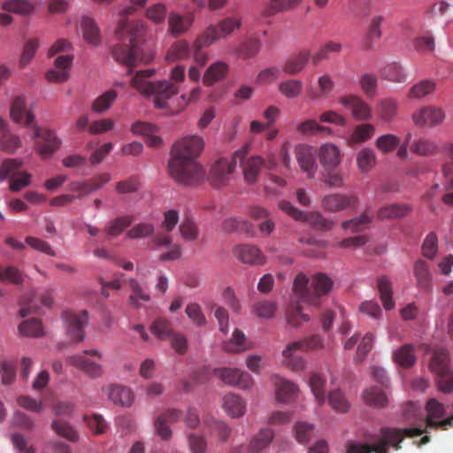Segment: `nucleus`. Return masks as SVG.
I'll list each match as a JSON object with an SVG mask.
<instances>
[{
    "instance_id": "obj_16",
    "label": "nucleus",
    "mask_w": 453,
    "mask_h": 453,
    "mask_svg": "<svg viewBox=\"0 0 453 453\" xmlns=\"http://www.w3.org/2000/svg\"><path fill=\"white\" fill-rule=\"evenodd\" d=\"M357 204V197L355 195L347 196L345 194L335 193L326 195L322 199V207L330 212L354 208Z\"/></svg>"
},
{
    "instance_id": "obj_6",
    "label": "nucleus",
    "mask_w": 453,
    "mask_h": 453,
    "mask_svg": "<svg viewBox=\"0 0 453 453\" xmlns=\"http://www.w3.org/2000/svg\"><path fill=\"white\" fill-rule=\"evenodd\" d=\"M242 25L241 19L234 17H227L220 20L217 25L207 27L205 31L197 37V44H212L218 40L231 35Z\"/></svg>"
},
{
    "instance_id": "obj_42",
    "label": "nucleus",
    "mask_w": 453,
    "mask_h": 453,
    "mask_svg": "<svg viewBox=\"0 0 453 453\" xmlns=\"http://www.w3.org/2000/svg\"><path fill=\"white\" fill-rule=\"evenodd\" d=\"M377 288L380 297L386 310H391L395 307V302L392 298V285L387 276H380L377 280Z\"/></svg>"
},
{
    "instance_id": "obj_28",
    "label": "nucleus",
    "mask_w": 453,
    "mask_h": 453,
    "mask_svg": "<svg viewBox=\"0 0 453 453\" xmlns=\"http://www.w3.org/2000/svg\"><path fill=\"white\" fill-rule=\"evenodd\" d=\"M384 21L382 15H374L372 17L366 35L362 42L364 50H372L381 37V24Z\"/></svg>"
},
{
    "instance_id": "obj_12",
    "label": "nucleus",
    "mask_w": 453,
    "mask_h": 453,
    "mask_svg": "<svg viewBox=\"0 0 453 453\" xmlns=\"http://www.w3.org/2000/svg\"><path fill=\"white\" fill-rule=\"evenodd\" d=\"M179 222V213L176 210H168L164 213V220L162 222L163 232H158L150 242L151 249L158 247H168L172 244V236L170 233Z\"/></svg>"
},
{
    "instance_id": "obj_20",
    "label": "nucleus",
    "mask_w": 453,
    "mask_h": 453,
    "mask_svg": "<svg viewBox=\"0 0 453 453\" xmlns=\"http://www.w3.org/2000/svg\"><path fill=\"white\" fill-rule=\"evenodd\" d=\"M194 23V16L191 13L182 15L177 12H171L167 19V32L173 37H179L186 34Z\"/></svg>"
},
{
    "instance_id": "obj_13",
    "label": "nucleus",
    "mask_w": 453,
    "mask_h": 453,
    "mask_svg": "<svg viewBox=\"0 0 453 453\" xmlns=\"http://www.w3.org/2000/svg\"><path fill=\"white\" fill-rule=\"evenodd\" d=\"M235 166L236 161L234 158H219L217 160L210 171L209 179L211 184L216 188L226 185Z\"/></svg>"
},
{
    "instance_id": "obj_29",
    "label": "nucleus",
    "mask_w": 453,
    "mask_h": 453,
    "mask_svg": "<svg viewBox=\"0 0 453 453\" xmlns=\"http://www.w3.org/2000/svg\"><path fill=\"white\" fill-rule=\"evenodd\" d=\"M154 73V69L138 71L131 80V86L141 95L150 96L155 82L150 81L149 79L153 76Z\"/></svg>"
},
{
    "instance_id": "obj_15",
    "label": "nucleus",
    "mask_w": 453,
    "mask_h": 453,
    "mask_svg": "<svg viewBox=\"0 0 453 453\" xmlns=\"http://www.w3.org/2000/svg\"><path fill=\"white\" fill-rule=\"evenodd\" d=\"M445 113L440 107L424 106L412 114V120L418 127H436L443 122Z\"/></svg>"
},
{
    "instance_id": "obj_44",
    "label": "nucleus",
    "mask_w": 453,
    "mask_h": 453,
    "mask_svg": "<svg viewBox=\"0 0 453 453\" xmlns=\"http://www.w3.org/2000/svg\"><path fill=\"white\" fill-rule=\"evenodd\" d=\"M394 360L403 367L411 366L416 362L413 346L411 344H404L393 355Z\"/></svg>"
},
{
    "instance_id": "obj_34",
    "label": "nucleus",
    "mask_w": 453,
    "mask_h": 453,
    "mask_svg": "<svg viewBox=\"0 0 453 453\" xmlns=\"http://www.w3.org/2000/svg\"><path fill=\"white\" fill-rule=\"evenodd\" d=\"M109 399L116 404L128 407L134 401L132 391L121 385H112L108 389Z\"/></svg>"
},
{
    "instance_id": "obj_9",
    "label": "nucleus",
    "mask_w": 453,
    "mask_h": 453,
    "mask_svg": "<svg viewBox=\"0 0 453 453\" xmlns=\"http://www.w3.org/2000/svg\"><path fill=\"white\" fill-rule=\"evenodd\" d=\"M426 411L427 413L426 419L427 427L447 430L453 426V414L447 418H443L446 413L445 407L436 399L432 398L426 403Z\"/></svg>"
},
{
    "instance_id": "obj_39",
    "label": "nucleus",
    "mask_w": 453,
    "mask_h": 453,
    "mask_svg": "<svg viewBox=\"0 0 453 453\" xmlns=\"http://www.w3.org/2000/svg\"><path fill=\"white\" fill-rule=\"evenodd\" d=\"M228 71V65L222 61H218L211 65L204 73L203 81L204 85L211 86L213 83L223 79Z\"/></svg>"
},
{
    "instance_id": "obj_27",
    "label": "nucleus",
    "mask_w": 453,
    "mask_h": 453,
    "mask_svg": "<svg viewBox=\"0 0 453 453\" xmlns=\"http://www.w3.org/2000/svg\"><path fill=\"white\" fill-rule=\"evenodd\" d=\"M413 273L417 287L425 292H431L433 289V276L428 264L421 259L417 260L413 266Z\"/></svg>"
},
{
    "instance_id": "obj_35",
    "label": "nucleus",
    "mask_w": 453,
    "mask_h": 453,
    "mask_svg": "<svg viewBox=\"0 0 453 453\" xmlns=\"http://www.w3.org/2000/svg\"><path fill=\"white\" fill-rule=\"evenodd\" d=\"M310 59V52L307 50L300 51L295 56L286 60L282 70L286 74L295 75L300 73Z\"/></svg>"
},
{
    "instance_id": "obj_3",
    "label": "nucleus",
    "mask_w": 453,
    "mask_h": 453,
    "mask_svg": "<svg viewBox=\"0 0 453 453\" xmlns=\"http://www.w3.org/2000/svg\"><path fill=\"white\" fill-rule=\"evenodd\" d=\"M122 28L127 31L128 43L123 42L115 45L111 54L117 62L130 68L128 72L130 73L132 67L141 63H149L152 55L142 48L143 37L146 34V27L142 21L133 20L123 24Z\"/></svg>"
},
{
    "instance_id": "obj_11",
    "label": "nucleus",
    "mask_w": 453,
    "mask_h": 453,
    "mask_svg": "<svg viewBox=\"0 0 453 453\" xmlns=\"http://www.w3.org/2000/svg\"><path fill=\"white\" fill-rule=\"evenodd\" d=\"M63 319L66 325V331L72 341L81 342L84 339V326L88 322V311L79 312L66 311L63 312Z\"/></svg>"
},
{
    "instance_id": "obj_51",
    "label": "nucleus",
    "mask_w": 453,
    "mask_h": 453,
    "mask_svg": "<svg viewBox=\"0 0 453 453\" xmlns=\"http://www.w3.org/2000/svg\"><path fill=\"white\" fill-rule=\"evenodd\" d=\"M328 402L331 407L337 412L345 413L350 407L349 400L340 389H334L329 392Z\"/></svg>"
},
{
    "instance_id": "obj_10",
    "label": "nucleus",
    "mask_w": 453,
    "mask_h": 453,
    "mask_svg": "<svg viewBox=\"0 0 453 453\" xmlns=\"http://www.w3.org/2000/svg\"><path fill=\"white\" fill-rule=\"evenodd\" d=\"M32 138L37 140L35 148L42 158H50L61 145L60 139L53 131L48 129L41 130L35 127Z\"/></svg>"
},
{
    "instance_id": "obj_37",
    "label": "nucleus",
    "mask_w": 453,
    "mask_h": 453,
    "mask_svg": "<svg viewBox=\"0 0 453 453\" xmlns=\"http://www.w3.org/2000/svg\"><path fill=\"white\" fill-rule=\"evenodd\" d=\"M128 286L132 291V294L128 297V303L132 306L139 308L142 303H147L150 300V294L137 280L133 278L129 279Z\"/></svg>"
},
{
    "instance_id": "obj_17",
    "label": "nucleus",
    "mask_w": 453,
    "mask_h": 453,
    "mask_svg": "<svg viewBox=\"0 0 453 453\" xmlns=\"http://www.w3.org/2000/svg\"><path fill=\"white\" fill-rule=\"evenodd\" d=\"M295 154L301 170L306 173L307 178H315L318 165L312 149L307 145L300 144L296 146Z\"/></svg>"
},
{
    "instance_id": "obj_14",
    "label": "nucleus",
    "mask_w": 453,
    "mask_h": 453,
    "mask_svg": "<svg viewBox=\"0 0 453 453\" xmlns=\"http://www.w3.org/2000/svg\"><path fill=\"white\" fill-rule=\"evenodd\" d=\"M214 374L225 384L239 387L243 389L250 388L253 384L250 374L237 368L214 369Z\"/></svg>"
},
{
    "instance_id": "obj_30",
    "label": "nucleus",
    "mask_w": 453,
    "mask_h": 453,
    "mask_svg": "<svg viewBox=\"0 0 453 453\" xmlns=\"http://www.w3.org/2000/svg\"><path fill=\"white\" fill-rule=\"evenodd\" d=\"M274 385L276 387V398L279 402L289 403L295 399L298 388L294 382L276 377Z\"/></svg>"
},
{
    "instance_id": "obj_5",
    "label": "nucleus",
    "mask_w": 453,
    "mask_h": 453,
    "mask_svg": "<svg viewBox=\"0 0 453 453\" xmlns=\"http://www.w3.org/2000/svg\"><path fill=\"white\" fill-rule=\"evenodd\" d=\"M430 369L436 374V382L440 391L450 393L453 391V372L449 365V353L445 349L434 352Z\"/></svg>"
},
{
    "instance_id": "obj_52",
    "label": "nucleus",
    "mask_w": 453,
    "mask_h": 453,
    "mask_svg": "<svg viewBox=\"0 0 453 453\" xmlns=\"http://www.w3.org/2000/svg\"><path fill=\"white\" fill-rule=\"evenodd\" d=\"M222 228L225 232L239 231L246 234H250L253 231L252 224L242 219L230 218L224 220Z\"/></svg>"
},
{
    "instance_id": "obj_61",
    "label": "nucleus",
    "mask_w": 453,
    "mask_h": 453,
    "mask_svg": "<svg viewBox=\"0 0 453 453\" xmlns=\"http://www.w3.org/2000/svg\"><path fill=\"white\" fill-rule=\"evenodd\" d=\"M321 180L330 188H342L344 186V180L342 173L337 168L323 170Z\"/></svg>"
},
{
    "instance_id": "obj_60",
    "label": "nucleus",
    "mask_w": 453,
    "mask_h": 453,
    "mask_svg": "<svg viewBox=\"0 0 453 453\" xmlns=\"http://www.w3.org/2000/svg\"><path fill=\"white\" fill-rule=\"evenodd\" d=\"M52 429L60 436L69 440L70 441H76L79 439L78 433L70 426L69 423L64 420H55L51 425Z\"/></svg>"
},
{
    "instance_id": "obj_59",
    "label": "nucleus",
    "mask_w": 453,
    "mask_h": 453,
    "mask_svg": "<svg viewBox=\"0 0 453 453\" xmlns=\"http://www.w3.org/2000/svg\"><path fill=\"white\" fill-rule=\"evenodd\" d=\"M399 144L400 138L392 134H387L378 137L375 142L378 150L385 154L395 150Z\"/></svg>"
},
{
    "instance_id": "obj_46",
    "label": "nucleus",
    "mask_w": 453,
    "mask_h": 453,
    "mask_svg": "<svg viewBox=\"0 0 453 453\" xmlns=\"http://www.w3.org/2000/svg\"><path fill=\"white\" fill-rule=\"evenodd\" d=\"M287 347L282 350L283 364L295 372L303 371L306 368V361L303 357L296 356V351L300 349H292L286 353Z\"/></svg>"
},
{
    "instance_id": "obj_19",
    "label": "nucleus",
    "mask_w": 453,
    "mask_h": 453,
    "mask_svg": "<svg viewBox=\"0 0 453 453\" xmlns=\"http://www.w3.org/2000/svg\"><path fill=\"white\" fill-rule=\"evenodd\" d=\"M249 216L257 222V228L263 236H269L275 229L270 211L260 205H252L249 209Z\"/></svg>"
},
{
    "instance_id": "obj_62",
    "label": "nucleus",
    "mask_w": 453,
    "mask_h": 453,
    "mask_svg": "<svg viewBox=\"0 0 453 453\" xmlns=\"http://www.w3.org/2000/svg\"><path fill=\"white\" fill-rule=\"evenodd\" d=\"M21 146L20 138L10 132L3 133L0 137V150L6 153L12 154Z\"/></svg>"
},
{
    "instance_id": "obj_38",
    "label": "nucleus",
    "mask_w": 453,
    "mask_h": 453,
    "mask_svg": "<svg viewBox=\"0 0 453 453\" xmlns=\"http://www.w3.org/2000/svg\"><path fill=\"white\" fill-rule=\"evenodd\" d=\"M324 348V339L319 334H313L306 337L301 341L293 342L287 345V351L288 353L292 349H300L301 351L317 350Z\"/></svg>"
},
{
    "instance_id": "obj_36",
    "label": "nucleus",
    "mask_w": 453,
    "mask_h": 453,
    "mask_svg": "<svg viewBox=\"0 0 453 453\" xmlns=\"http://www.w3.org/2000/svg\"><path fill=\"white\" fill-rule=\"evenodd\" d=\"M81 28L87 42L93 45H98L101 42L99 27L92 18L83 16L81 20Z\"/></svg>"
},
{
    "instance_id": "obj_24",
    "label": "nucleus",
    "mask_w": 453,
    "mask_h": 453,
    "mask_svg": "<svg viewBox=\"0 0 453 453\" xmlns=\"http://www.w3.org/2000/svg\"><path fill=\"white\" fill-rule=\"evenodd\" d=\"M244 180L248 184H255L265 166V159L260 156H251L242 161Z\"/></svg>"
},
{
    "instance_id": "obj_23",
    "label": "nucleus",
    "mask_w": 453,
    "mask_h": 453,
    "mask_svg": "<svg viewBox=\"0 0 453 453\" xmlns=\"http://www.w3.org/2000/svg\"><path fill=\"white\" fill-rule=\"evenodd\" d=\"M234 256L242 263L250 265H264L265 257L261 250L250 244L236 246L234 250Z\"/></svg>"
},
{
    "instance_id": "obj_2",
    "label": "nucleus",
    "mask_w": 453,
    "mask_h": 453,
    "mask_svg": "<svg viewBox=\"0 0 453 453\" xmlns=\"http://www.w3.org/2000/svg\"><path fill=\"white\" fill-rule=\"evenodd\" d=\"M426 432L419 427L413 428H393L382 427L378 435L371 438L373 444H361L357 441H349L347 453H388L389 448L395 450L401 449L400 443L405 437H415ZM308 453H328V446L326 441H319L311 447Z\"/></svg>"
},
{
    "instance_id": "obj_1",
    "label": "nucleus",
    "mask_w": 453,
    "mask_h": 453,
    "mask_svg": "<svg viewBox=\"0 0 453 453\" xmlns=\"http://www.w3.org/2000/svg\"><path fill=\"white\" fill-rule=\"evenodd\" d=\"M204 146L202 137L189 135L177 141L168 163L170 175L179 183L195 185L203 178V171L196 162Z\"/></svg>"
},
{
    "instance_id": "obj_21",
    "label": "nucleus",
    "mask_w": 453,
    "mask_h": 453,
    "mask_svg": "<svg viewBox=\"0 0 453 453\" xmlns=\"http://www.w3.org/2000/svg\"><path fill=\"white\" fill-rule=\"evenodd\" d=\"M339 102L347 109L351 111L355 119L365 120L371 118L370 106L357 96H347L340 98Z\"/></svg>"
},
{
    "instance_id": "obj_22",
    "label": "nucleus",
    "mask_w": 453,
    "mask_h": 453,
    "mask_svg": "<svg viewBox=\"0 0 453 453\" xmlns=\"http://www.w3.org/2000/svg\"><path fill=\"white\" fill-rule=\"evenodd\" d=\"M73 60V55L58 56L54 62L55 69L47 72L46 79L50 82H64L68 77V70Z\"/></svg>"
},
{
    "instance_id": "obj_25",
    "label": "nucleus",
    "mask_w": 453,
    "mask_h": 453,
    "mask_svg": "<svg viewBox=\"0 0 453 453\" xmlns=\"http://www.w3.org/2000/svg\"><path fill=\"white\" fill-rule=\"evenodd\" d=\"M319 162L323 170L337 168L342 161V155L337 146L326 143L319 150Z\"/></svg>"
},
{
    "instance_id": "obj_31",
    "label": "nucleus",
    "mask_w": 453,
    "mask_h": 453,
    "mask_svg": "<svg viewBox=\"0 0 453 453\" xmlns=\"http://www.w3.org/2000/svg\"><path fill=\"white\" fill-rule=\"evenodd\" d=\"M411 207L405 203H393L382 206L377 211V218L380 220L396 219L407 216Z\"/></svg>"
},
{
    "instance_id": "obj_26",
    "label": "nucleus",
    "mask_w": 453,
    "mask_h": 453,
    "mask_svg": "<svg viewBox=\"0 0 453 453\" xmlns=\"http://www.w3.org/2000/svg\"><path fill=\"white\" fill-rule=\"evenodd\" d=\"M11 118L16 123L29 126L34 121V114L27 109L25 97L18 96L14 97L11 106Z\"/></svg>"
},
{
    "instance_id": "obj_56",
    "label": "nucleus",
    "mask_w": 453,
    "mask_h": 453,
    "mask_svg": "<svg viewBox=\"0 0 453 453\" xmlns=\"http://www.w3.org/2000/svg\"><path fill=\"white\" fill-rule=\"evenodd\" d=\"M382 76L393 82H404L406 75L403 68L398 63H391L387 65L381 72Z\"/></svg>"
},
{
    "instance_id": "obj_55",
    "label": "nucleus",
    "mask_w": 453,
    "mask_h": 453,
    "mask_svg": "<svg viewBox=\"0 0 453 453\" xmlns=\"http://www.w3.org/2000/svg\"><path fill=\"white\" fill-rule=\"evenodd\" d=\"M151 332L160 340H168L174 333L172 323L165 319H157L151 326Z\"/></svg>"
},
{
    "instance_id": "obj_45",
    "label": "nucleus",
    "mask_w": 453,
    "mask_h": 453,
    "mask_svg": "<svg viewBox=\"0 0 453 453\" xmlns=\"http://www.w3.org/2000/svg\"><path fill=\"white\" fill-rule=\"evenodd\" d=\"M363 397L365 403L374 407H384L388 402L386 393L377 387L366 389L364 392Z\"/></svg>"
},
{
    "instance_id": "obj_32",
    "label": "nucleus",
    "mask_w": 453,
    "mask_h": 453,
    "mask_svg": "<svg viewBox=\"0 0 453 453\" xmlns=\"http://www.w3.org/2000/svg\"><path fill=\"white\" fill-rule=\"evenodd\" d=\"M309 387L319 404L325 403L326 396V380L324 375L319 372H311L308 380Z\"/></svg>"
},
{
    "instance_id": "obj_8",
    "label": "nucleus",
    "mask_w": 453,
    "mask_h": 453,
    "mask_svg": "<svg viewBox=\"0 0 453 453\" xmlns=\"http://www.w3.org/2000/svg\"><path fill=\"white\" fill-rule=\"evenodd\" d=\"M86 356L94 357L97 360H101L103 357L102 353L97 349H86L83 354L70 356L66 360L68 364L80 369L90 378L101 377L104 373L102 365Z\"/></svg>"
},
{
    "instance_id": "obj_43",
    "label": "nucleus",
    "mask_w": 453,
    "mask_h": 453,
    "mask_svg": "<svg viewBox=\"0 0 453 453\" xmlns=\"http://www.w3.org/2000/svg\"><path fill=\"white\" fill-rule=\"evenodd\" d=\"M411 150L419 156H433L437 153L438 145L434 141L421 137L412 142Z\"/></svg>"
},
{
    "instance_id": "obj_18",
    "label": "nucleus",
    "mask_w": 453,
    "mask_h": 453,
    "mask_svg": "<svg viewBox=\"0 0 453 453\" xmlns=\"http://www.w3.org/2000/svg\"><path fill=\"white\" fill-rule=\"evenodd\" d=\"M151 90L150 96H154L155 106L165 109L169 107L167 101L179 92V88L171 81H160L154 83Z\"/></svg>"
},
{
    "instance_id": "obj_57",
    "label": "nucleus",
    "mask_w": 453,
    "mask_h": 453,
    "mask_svg": "<svg viewBox=\"0 0 453 453\" xmlns=\"http://www.w3.org/2000/svg\"><path fill=\"white\" fill-rule=\"evenodd\" d=\"M189 53L190 48L188 43L186 41L181 40L173 44L166 58L170 61L182 60L188 58L189 57Z\"/></svg>"
},
{
    "instance_id": "obj_50",
    "label": "nucleus",
    "mask_w": 453,
    "mask_h": 453,
    "mask_svg": "<svg viewBox=\"0 0 453 453\" xmlns=\"http://www.w3.org/2000/svg\"><path fill=\"white\" fill-rule=\"evenodd\" d=\"M374 131L375 128L371 124H361L357 126L349 138V144L352 146L367 141L373 135Z\"/></svg>"
},
{
    "instance_id": "obj_40",
    "label": "nucleus",
    "mask_w": 453,
    "mask_h": 453,
    "mask_svg": "<svg viewBox=\"0 0 453 453\" xmlns=\"http://www.w3.org/2000/svg\"><path fill=\"white\" fill-rule=\"evenodd\" d=\"M224 409L233 418H238L245 412V403L237 395L227 394L224 397Z\"/></svg>"
},
{
    "instance_id": "obj_4",
    "label": "nucleus",
    "mask_w": 453,
    "mask_h": 453,
    "mask_svg": "<svg viewBox=\"0 0 453 453\" xmlns=\"http://www.w3.org/2000/svg\"><path fill=\"white\" fill-rule=\"evenodd\" d=\"M333 280L326 273H315L311 280L303 273H299L293 283V291L302 302L319 306L320 298L326 296L333 288Z\"/></svg>"
},
{
    "instance_id": "obj_41",
    "label": "nucleus",
    "mask_w": 453,
    "mask_h": 453,
    "mask_svg": "<svg viewBox=\"0 0 453 453\" xmlns=\"http://www.w3.org/2000/svg\"><path fill=\"white\" fill-rule=\"evenodd\" d=\"M273 437L274 432L272 429H261L251 440L250 443V451L251 453H259L271 443Z\"/></svg>"
},
{
    "instance_id": "obj_49",
    "label": "nucleus",
    "mask_w": 453,
    "mask_h": 453,
    "mask_svg": "<svg viewBox=\"0 0 453 453\" xmlns=\"http://www.w3.org/2000/svg\"><path fill=\"white\" fill-rule=\"evenodd\" d=\"M25 275L17 267L10 265L4 267L0 265V281L20 285L24 281Z\"/></svg>"
},
{
    "instance_id": "obj_54",
    "label": "nucleus",
    "mask_w": 453,
    "mask_h": 453,
    "mask_svg": "<svg viewBox=\"0 0 453 453\" xmlns=\"http://www.w3.org/2000/svg\"><path fill=\"white\" fill-rule=\"evenodd\" d=\"M303 90V82L298 80L289 79L279 84V91L287 98L297 97Z\"/></svg>"
},
{
    "instance_id": "obj_64",
    "label": "nucleus",
    "mask_w": 453,
    "mask_h": 453,
    "mask_svg": "<svg viewBox=\"0 0 453 453\" xmlns=\"http://www.w3.org/2000/svg\"><path fill=\"white\" fill-rule=\"evenodd\" d=\"M19 330L21 334L29 337H38L42 334V324L35 319L23 321L19 326Z\"/></svg>"
},
{
    "instance_id": "obj_53",
    "label": "nucleus",
    "mask_w": 453,
    "mask_h": 453,
    "mask_svg": "<svg viewBox=\"0 0 453 453\" xmlns=\"http://www.w3.org/2000/svg\"><path fill=\"white\" fill-rule=\"evenodd\" d=\"M133 222L132 216H123L111 220L105 226V232L109 236H117L121 234Z\"/></svg>"
},
{
    "instance_id": "obj_47",
    "label": "nucleus",
    "mask_w": 453,
    "mask_h": 453,
    "mask_svg": "<svg viewBox=\"0 0 453 453\" xmlns=\"http://www.w3.org/2000/svg\"><path fill=\"white\" fill-rule=\"evenodd\" d=\"M2 9L19 15H27L34 11V5L27 0H7L3 3Z\"/></svg>"
},
{
    "instance_id": "obj_33",
    "label": "nucleus",
    "mask_w": 453,
    "mask_h": 453,
    "mask_svg": "<svg viewBox=\"0 0 453 453\" xmlns=\"http://www.w3.org/2000/svg\"><path fill=\"white\" fill-rule=\"evenodd\" d=\"M301 3L302 0H269V4L262 11V15L272 17L280 12H289Z\"/></svg>"
},
{
    "instance_id": "obj_48",
    "label": "nucleus",
    "mask_w": 453,
    "mask_h": 453,
    "mask_svg": "<svg viewBox=\"0 0 453 453\" xmlns=\"http://www.w3.org/2000/svg\"><path fill=\"white\" fill-rule=\"evenodd\" d=\"M357 167L361 173L370 172L376 164V155L371 149H362L357 155Z\"/></svg>"
},
{
    "instance_id": "obj_58",
    "label": "nucleus",
    "mask_w": 453,
    "mask_h": 453,
    "mask_svg": "<svg viewBox=\"0 0 453 453\" xmlns=\"http://www.w3.org/2000/svg\"><path fill=\"white\" fill-rule=\"evenodd\" d=\"M22 166V161L15 158H9L4 160L0 167V180H6L7 178H12L18 173H20L19 170Z\"/></svg>"
},
{
    "instance_id": "obj_63",
    "label": "nucleus",
    "mask_w": 453,
    "mask_h": 453,
    "mask_svg": "<svg viewBox=\"0 0 453 453\" xmlns=\"http://www.w3.org/2000/svg\"><path fill=\"white\" fill-rule=\"evenodd\" d=\"M372 222V217L364 212L359 217L342 222L343 229H349L351 232H361Z\"/></svg>"
},
{
    "instance_id": "obj_7",
    "label": "nucleus",
    "mask_w": 453,
    "mask_h": 453,
    "mask_svg": "<svg viewBox=\"0 0 453 453\" xmlns=\"http://www.w3.org/2000/svg\"><path fill=\"white\" fill-rule=\"evenodd\" d=\"M279 208L297 221L308 222L311 226L319 230H329L334 223L324 218L321 213L313 211L304 213L295 207L290 202L282 200L279 203Z\"/></svg>"
}]
</instances>
